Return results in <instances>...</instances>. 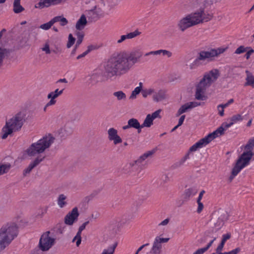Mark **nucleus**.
<instances>
[{"instance_id": "obj_53", "label": "nucleus", "mask_w": 254, "mask_h": 254, "mask_svg": "<svg viewBox=\"0 0 254 254\" xmlns=\"http://www.w3.org/2000/svg\"><path fill=\"white\" fill-rule=\"evenodd\" d=\"M190 109H191L194 107H196L198 106H199L200 105V103H197L196 102H190L189 103H188Z\"/></svg>"}, {"instance_id": "obj_33", "label": "nucleus", "mask_w": 254, "mask_h": 254, "mask_svg": "<svg viewBox=\"0 0 254 254\" xmlns=\"http://www.w3.org/2000/svg\"><path fill=\"white\" fill-rule=\"evenodd\" d=\"M88 17L91 21H96L100 18L98 15L97 14V13L95 12L93 9L89 11Z\"/></svg>"}, {"instance_id": "obj_62", "label": "nucleus", "mask_w": 254, "mask_h": 254, "mask_svg": "<svg viewBox=\"0 0 254 254\" xmlns=\"http://www.w3.org/2000/svg\"><path fill=\"white\" fill-rule=\"evenodd\" d=\"M89 223V221H86L83 223L79 228L78 230H79L81 231H82L83 230L85 229L86 225Z\"/></svg>"}, {"instance_id": "obj_64", "label": "nucleus", "mask_w": 254, "mask_h": 254, "mask_svg": "<svg viewBox=\"0 0 254 254\" xmlns=\"http://www.w3.org/2000/svg\"><path fill=\"white\" fill-rule=\"evenodd\" d=\"M205 252L202 248L198 249L193 254H203Z\"/></svg>"}, {"instance_id": "obj_19", "label": "nucleus", "mask_w": 254, "mask_h": 254, "mask_svg": "<svg viewBox=\"0 0 254 254\" xmlns=\"http://www.w3.org/2000/svg\"><path fill=\"white\" fill-rule=\"evenodd\" d=\"M224 128L223 127V126H220L214 131L209 133L205 137L207 138L208 140L209 141V142H210L214 138L224 134Z\"/></svg>"}, {"instance_id": "obj_42", "label": "nucleus", "mask_w": 254, "mask_h": 254, "mask_svg": "<svg viewBox=\"0 0 254 254\" xmlns=\"http://www.w3.org/2000/svg\"><path fill=\"white\" fill-rule=\"evenodd\" d=\"M93 49V46L92 45H90L88 46V49L84 52H83L82 54L78 55L76 59L77 60H79L81 58H82L84 57L85 56H86L90 51H91Z\"/></svg>"}, {"instance_id": "obj_13", "label": "nucleus", "mask_w": 254, "mask_h": 254, "mask_svg": "<svg viewBox=\"0 0 254 254\" xmlns=\"http://www.w3.org/2000/svg\"><path fill=\"white\" fill-rule=\"evenodd\" d=\"M108 138L111 141H113L114 144L117 145L122 142V139L118 135V131L114 128H111L108 131Z\"/></svg>"}, {"instance_id": "obj_44", "label": "nucleus", "mask_w": 254, "mask_h": 254, "mask_svg": "<svg viewBox=\"0 0 254 254\" xmlns=\"http://www.w3.org/2000/svg\"><path fill=\"white\" fill-rule=\"evenodd\" d=\"M154 92V89L150 88L149 89H142L141 94L144 98H146L148 95H151Z\"/></svg>"}, {"instance_id": "obj_47", "label": "nucleus", "mask_w": 254, "mask_h": 254, "mask_svg": "<svg viewBox=\"0 0 254 254\" xmlns=\"http://www.w3.org/2000/svg\"><path fill=\"white\" fill-rule=\"evenodd\" d=\"M93 9L95 12L97 13V14L98 15L100 18L104 16V13L100 8H98L96 6H95L94 8Z\"/></svg>"}, {"instance_id": "obj_49", "label": "nucleus", "mask_w": 254, "mask_h": 254, "mask_svg": "<svg viewBox=\"0 0 254 254\" xmlns=\"http://www.w3.org/2000/svg\"><path fill=\"white\" fill-rule=\"evenodd\" d=\"M155 240H157V241H158L159 244H162V243L168 242L169 240V238H161L157 236L155 238Z\"/></svg>"}, {"instance_id": "obj_22", "label": "nucleus", "mask_w": 254, "mask_h": 254, "mask_svg": "<svg viewBox=\"0 0 254 254\" xmlns=\"http://www.w3.org/2000/svg\"><path fill=\"white\" fill-rule=\"evenodd\" d=\"M155 151L156 149H154L144 153L141 156H140L138 159L134 161V164H133L132 165L133 166L134 164L139 165V164H141L142 162V161H144L146 159H147L148 157H151L152 155L154 153H155Z\"/></svg>"}, {"instance_id": "obj_6", "label": "nucleus", "mask_w": 254, "mask_h": 254, "mask_svg": "<svg viewBox=\"0 0 254 254\" xmlns=\"http://www.w3.org/2000/svg\"><path fill=\"white\" fill-rule=\"evenodd\" d=\"M54 140L55 138L50 135L44 136L36 142L32 143L25 152L29 156H34L36 154H41L50 147Z\"/></svg>"}, {"instance_id": "obj_17", "label": "nucleus", "mask_w": 254, "mask_h": 254, "mask_svg": "<svg viewBox=\"0 0 254 254\" xmlns=\"http://www.w3.org/2000/svg\"><path fill=\"white\" fill-rule=\"evenodd\" d=\"M64 89L59 90V89H56L54 92H51L48 95V98L51 99L50 101L48 103V105H54L56 103L55 99L62 95L63 93Z\"/></svg>"}, {"instance_id": "obj_24", "label": "nucleus", "mask_w": 254, "mask_h": 254, "mask_svg": "<svg viewBox=\"0 0 254 254\" xmlns=\"http://www.w3.org/2000/svg\"><path fill=\"white\" fill-rule=\"evenodd\" d=\"M140 127V123L138 121L134 118H131L127 121V125L123 127V130H126L129 128H138Z\"/></svg>"}, {"instance_id": "obj_20", "label": "nucleus", "mask_w": 254, "mask_h": 254, "mask_svg": "<svg viewBox=\"0 0 254 254\" xmlns=\"http://www.w3.org/2000/svg\"><path fill=\"white\" fill-rule=\"evenodd\" d=\"M167 98V91L164 89L159 90L155 92L153 96L154 101L158 102L166 99Z\"/></svg>"}, {"instance_id": "obj_40", "label": "nucleus", "mask_w": 254, "mask_h": 254, "mask_svg": "<svg viewBox=\"0 0 254 254\" xmlns=\"http://www.w3.org/2000/svg\"><path fill=\"white\" fill-rule=\"evenodd\" d=\"M10 165H1L0 166V176L6 173L10 169Z\"/></svg>"}, {"instance_id": "obj_15", "label": "nucleus", "mask_w": 254, "mask_h": 254, "mask_svg": "<svg viewBox=\"0 0 254 254\" xmlns=\"http://www.w3.org/2000/svg\"><path fill=\"white\" fill-rule=\"evenodd\" d=\"M44 158L45 157L41 158L39 156L36 158L33 162L29 164L28 167L23 170V175L25 176L27 174H29L35 167L43 161Z\"/></svg>"}, {"instance_id": "obj_58", "label": "nucleus", "mask_w": 254, "mask_h": 254, "mask_svg": "<svg viewBox=\"0 0 254 254\" xmlns=\"http://www.w3.org/2000/svg\"><path fill=\"white\" fill-rule=\"evenodd\" d=\"M233 125V123H231V122L229 123H223L221 125V126H223V127L224 128V130L231 126Z\"/></svg>"}, {"instance_id": "obj_9", "label": "nucleus", "mask_w": 254, "mask_h": 254, "mask_svg": "<svg viewBox=\"0 0 254 254\" xmlns=\"http://www.w3.org/2000/svg\"><path fill=\"white\" fill-rule=\"evenodd\" d=\"M50 231L43 233L40 239L39 247L42 251H48L55 244V239L49 236Z\"/></svg>"}, {"instance_id": "obj_3", "label": "nucleus", "mask_w": 254, "mask_h": 254, "mask_svg": "<svg viewBox=\"0 0 254 254\" xmlns=\"http://www.w3.org/2000/svg\"><path fill=\"white\" fill-rule=\"evenodd\" d=\"M219 73L218 69L211 70L208 73L204 75L196 86L195 98L198 100L204 101L207 99L205 95L206 89L209 87L212 82L218 77Z\"/></svg>"}, {"instance_id": "obj_26", "label": "nucleus", "mask_w": 254, "mask_h": 254, "mask_svg": "<svg viewBox=\"0 0 254 254\" xmlns=\"http://www.w3.org/2000/svg\"><path fill=\"white\" fill-rule=\"evenodd\" d=\"M246 73L247 75L246 80V82L245 83V86H251L254 87V75L253 73L249 70H246Z\"/></svg>"}, {"instance_id": "obj_36", "label": "nucleus", "mask_w": 254, "mask_h": 254, "mask_svg": "<svg viewBox=\"0 0 254 254\" xmlns=\"http://www.w3.org/2000/svg\"><path fill=\"white\" fill-rule=\"evenodd\" d=\"M54 19L52 18L50 21H49L47 23H44L43 24H42L40 26V28L47 30H49L51 27L53 26V25L54 24Z\"/></svg>"}, {"instance_id": "obj_48", "label": "nucleus", "mask_w": 254, "mask_h": 254, "mask_svg": "<svg viewBox=\"0 0 254 254\" xmlns=\"http://www.w3.org/2000/svg\"><path fill=\"white\" fill-rule=\"evenodd\" d=\"M254 53V50L250 47V48L248 49V50L247 51L246 54L245 55V58L247 60H249L250 58V56L252 54H253Z\"/></svg>"}, {"instance_id": "obj_60", "label": "nucleus", "mask_w": 254, "mask_h": 254, "mask_svg": "<svg viewBox=\"0 0 254 254\" xmlns=\"http://www.w3.org/2000/svg\"><path fill=\"white\" fill-rule=\"evenodd\" d=\"M240 248H237L235 249H234L229 252V254H237L239 252H240Z\"/></svg>"}, {"instance_id": "obj_18", "label": "nucleus", "mask_w": 254, "mask_h": 254, "mask_svg": "<svg viewBox=\"0 0 254 254\" xmlns=\"http://www.w3.org/2000/svg\"><path fill=\"white\" fill-rule=\"evenodd\" d=\"M209 143V142L207 138L204 137V138L200 139L198 141L191 146L189 150H190V152L195 151L198 148H202L208 144Z\"/></svg>"}, {"instance_id": "obj_12", "label": "nucleus", "mask_w": 254, "mask_h": 254, "mask_svg": "<svg viewBox=\"0 0 254 254\" xmlns=\"http://www.w3.org/2000/svg\"><path fill=\"white\" fill-rule=\"evenodd\" d=\"M247 166L248 165L245 163L237 159L236 161L235 166L232 169L231 175L229 177L230 181H232L234 177L236 176L243 168Z\"/></svg>"}, {"instance_id": "obj_23", "label": "nucleus", "mask_w": 254, "mask_h": 254, "mask_svg": "<svg viewBox=\"0 0 254 254\" xmlns=\"http://www.w3.org/2000/svg\"><path fill=\"white\" fill-rule=\"evenodd\" d=\"M87 23V21L85 15H81L80 18L77 20L75 25V28L76 30H78L77 31H80L82 30L85 28Z\"/></svg>"}, {"instance_id": "obj_45", "label": "nucleus", "mask_w": 254, "mask_h": 254, "mask_svg": "<svg viewBox=\"0 0 254 254\" xmlns=\"http://www.w3.org/2000/svg\"><path fill=\"white\" fill-rule=\"evenodd\" d=\"M190 152L189 150L187 153L179 161V163L180 165L183 164L187 160L190 158Z\"/></svg>"}, {"instance_id": "obj_30", "label": "nucleus", "mask_w": 254, "mask_h": 254, "mask_svg": "<svg viewBox=\"0 0 254 254\" xmlns=\"http://www.w3.org/2000/svg\"><path fill=\"white\" fill-rule=\"evenodd\" d=\"M66 199V196L64 194H61L59 195L57 201L60 207L63 208L66 204L67 203L65 201Z\"/></svg>"}, {"instance_id": "obj_61", "label": "nucleus", "mask_w": 254, "mask_h": 254, "mask_svg": "<svg viewBox=\"0 0 254 254\" xmlns=\"http://www.w3.org/2000/svg\"><path fill=\"white\" fill-rule=\"evenodd\" d=\"M185 117H186V116L184 115H182L181 116L179 120V122H178V125H179V126H181V125H183V124L184 123V121L185 120Z\"/></svg>"}, {"instance_id": "obj_57", "label": "nucleus", "mask_w": 254, "mask_h": 254, "mask_svg": "<svg viewBox=\"0 0 254 254\" xmlns=\"http://www.w3.org/2000/svg\"><path fill=\"white\" fill-rule=\"evenodd\" d=\"M162 54L163 56H167L168 58L171 57L172 55V54L171 52L166 50H162Z\"/></svg>"}, {"instance_id": "obj_7", "label": "nucleus", "mask_w": 254, "mask_h": 254, "mask_svg": "<svg viewBox=\"0 0 254 254\" xmlns=\"http://www.w3.org/2000/svg\"><path fill=\"white\" fill-rule=\"evenodd\" d=\"M226 50L225 48H218L217 49H211L209 51H201L198 54L197 57L190 65V68L195 69L201 64V61H205L207 59L218 56L223 53Z\"/></svg>"}, {"instance_id": "obj_29", "label": "nucleus", "mask_w": 254, "mask_h": 254, "mask_svg": "<svg viewBox=\"0 0 254 254\" xmlns=\"http://www.w3.org/2000/svg\"><path fill=\"white\" fill-rule=\"evenodd\" d=\"M9 54V51L0 48V67L3 64V60L6 56H8Z\"/></svg>"}, {"instance_id": "obj_11", "label": "nucleus", "mask_w": 254, "mask_h": 254, "mask_svg": "<svg viewBox=\"0 0 254 254\" xmlns=\"http://www.w3.org/2000/svg\"><path fill=\"white\" fill-rule=\"evenodd\" d=\"M66 0H40L35 5L36 8H43L51 5H56L62 3Z\"/></svg>"}, {"instance_id": "obj_56", "label": "nucleus", "mask_w": 254, "mask_h": 254, "mask_svg": "<svg viewBox=\"0 0 254 254\" xmlns=\"http://www.w3.org/2000/svg\"><path fill=\"white\" fill-rule=\"evenodd\" d=\"M42 50L45 51L46 54H49L51 53L50 50L49 45L48 44H46L44 47L42 48Z\"/></svg>"}, {"instance_id": "obj_27", "label": "nucleus", "mask_w": 254, "mask_h": 254, "mask_svg": "<svg viewBox=\"0 0 254 254\" xmlns=\"http://www.w3.org/2000/svg\"><path fill=\"white\" fill-rule=\"evenodd\" d=\"M24 7L20 5V0H14L13 10L15 13H19L24 11Z\"/></svg>"}, {"instance_id": "obj_52", "label": "nucleus", "mask_w": 254, "mask_h": 254, "mask_svg": "<svg viewBox=\"0 0 254 254\" xmlns=\"http://www.w3.org/2000/svg\"><path fill=\"white\" fill-rule=\"evenodd\" d=\"M231 238V234L230 233H227L226 234H224L222 236V239L221 240V242L223 243H225L227 240H229Z\"/></svg>"}, {"instance_id": "obj_5", "label": "nucleus", "mask_w": 254, "mask_h": 254, "mask_svg": "<svg viewBox=\"0 0 254 254\" xmlns=\"http://www.w3.org/2000/svg\"><path fill=\"white\" fill-rule=\"evenodd\" d=\"M26 120V114L24 112H19L14 117L6 122L5 126L2 128L3 134L1 136L2 139L7 138L13 130L21 129Z\"/></svg>"}, {"instance_id": "obj_50", "label": "nucleus", "mask_w": 254, "mask_h": 254, "mask_svg": "<svg viewBox=\"0 0 254 254\" xmlns=\"http://www.w3.org/2000/svg\"><path fill=\"white\" fill-rule=\"evenodd\" d=\"M161 112V110L159 109L153 113L151 115V116L152 118V119L154 120L157 118H161V116H160V113Z\"/></svg>"}, {"instance_id": "obj_63", "label": "nucleus", "mask_w": 254, "mask_h": 254, "mask_svg": "<svg viewBox=\"0 0 254 254\" xmlns=\"http://www.w3.org/2000/svg\"><path fill=\"white\" fill-rule=\"evenodd\" d=\"M170 221V219L169 218H167L166 219H165L164 220H163V221H162L159 224V226H165V225H166L168 224L169 222Z\"/></svg>"}, {"instance_id": "obj_55", "label": "nucleus", "mask_w": 254, "mask_h": 254, "mask_svg": "<svg viewBox=\"0 0 254 254\" xmlns=\"http://www.w3.org/2000/svg\"><path fill=\"white\" fill-rule=\"evenodd\" d=\"M216 240V238H214L212 240H211L208 244L207 245L204 247V248H202L205 252H206V251H207L209 248L212 246L213 243L214 242V241Z\"/></svg>"}, {"instance_id": "obj_21", "label": "nucleus", "mask_w": 254, "mask_h": 254, "mask_svg": "<svg viewBox=\"0 0 254 254\" xmlns=\"http://www.w3.org/2000/svg\"><path fill=\"white\" fill-rule=\"evenodd\" d=\"M140 34H141V32H140L137 30H136L132 32L127 33L126 35H122L120 37V39L117 41V43L120 44V43L123 42L124 41H125L127 39H130L133 38L139 35Z\"/></svg>"}, {"instance_id": "obj_32", "label": "nucleus", "mask_w": 254, "mask_h": 254, "mask_svg": "<svg viewBox=\"0 0 254 254\" xmlns=\"http://www.w3.org/2000/svg\"><path fill=\"white\" fill-rule=\"evenodd\" d=\"M190 110V107L187 103L185 104L184 105H183L180 109L178 110L176 116L178 117L183 114V113L187 112L188 110Z\"/></svg>"}, {"instance_id": "obj_46", "label": "nucleus", "mask_w": 254, "mask_h": 254, "mask_svg": "<svg viewBox=\"0 0 254 254\" xmlns=\"http://www.w3.org/2000/svg\"><path fill=\"white\" fill-rule=\"evenodd\" d=\"M224 225V221L222 218H219L217 222L215 224L216 227H217V230L220 229L221 227Z\"/></svg>"}, {"instance_id": "obj_4", "label": "nucleus", "mask_w": 254, "mask_h": 254, "mask_svg": "<svg viewBox=\"0 0 254 254\" xmlns=\"http://www.w3.org/2000/svg\"><path fill=\"white\" fill-rule=\"evenodd\" d=\"M18 227L14 223H7L0 229V252L4 250L17 236Z\"/></svg>"}, {"instance_id": "obj_54", "label": "nucleus", "mask_w": 254, "mask_h": 254, "mask_svg": "<svg viewBox=\"0 0 254 254\" xmlns=\"http://www.w3.org/2000/svg\"><path fill=\"white\" fill-rule=\"evenodd\" d=\"M197 204H198V207H197V212L198 213H200L203 208V203L200 201H197Z\"/></svg>"}, {"instance_id": "obj_39", "label": "nucleus", "mask_w": 254, "mask_h": 254, "mask_svg": "<svg viewBox=\"0 0 254 254\" xmlns=\"http://www.w3.org/2000/svg\"><path fill=\"white\" fill-rule=\"evenodd\" d=\"M75 38H74L71 34H69L68 37V42L66 44L67 48H70L75 43Z\"/></svg>"}, {"instance_id": "obj_37", "label": "nucleus", "mask_w": 254, "mask_h": 254, "mask_svg": "<svg viewBox=\"0 0 254 254\" xmlns=\"http://www.w3.org/2000/svg\"><path fill=\"white\" fill-rule=\"evenodd\" d=\"M243 120V117L240 114H236L233 115L230 118V121L231 123H233V125L235 123H237L238 122L241 121Z\"/></svg>"}, {"instance_id": "obj_31", "label": "nucleus", "mask_w": 254, "mask_h": 254, "mask_svg": "<svg viewBox=\"0 0 254 254\" xmlns=\"http://www.w3.org/2000/svg\"><path fill=\"white\" fill-rule=\"evenodd\" d=\"M153 119L151 117V115H147L143 122V123L142 124V127H150L151 126L153 125Z\"/></svg>"}, {"instance_id": "obj_14", "label": "nucleus", "mask_w": 254, "mask_h": 254, "mask_svg": "<svg viewBox=\"0 0 254 254\" xmlns=\"http://www.w3.org/2000/svg\"><path fill=\"white\" fill-rule=\"evenodd\" d=\"M99 4L107 10L115 8L119 4V0H99Z\"/></svg>"}, {"instance_id": "obj_25", "label": "nucleus", "mask_w": 254, "mask_h": 254, "mask_svg": "<svg viewBox=\"0 0 254 254\" xmlns=\"http://www.w3.org/2000/svg\"><path fill=\"white\" fill-rule=\"evenodd\" d=\"M162 249V244H159L158 241H157V240L154 239L150 253L152 254H161Z\"/></svg>"}, {"instance_id": "obj_38", "label": "nucleus", "mask_w": 254, "mask_h": 254, "mask_svg": "<svg viewBox=\"0 0 254 254\" xmlns=\"http://www.w3.org/2000/svg\"><path fill=\"white\" fill-rule=\"evenodd\" d=\"M250 47H245L244 46H240L235 51L236 54H241L247 51Z\"/></svg>"}, {"instance_id": "obj_34", "label": "nucleus", "mask_w": 254, "mask_h": 254, "mask_svg": "<svg viewBox=\"0 0 254 254\" xmlns=\"http://www.w3.org/2000/svg\"><path fill=\"white\" fill-rule=\"evenodd\" d=\"M118 245L117 243H114L112 246L108 247L107 249H104L102 254H113L115 252V250Z\"/></svg>"}, {"instance_id": "obj_8", "label": "nucleus", "mask_w": 254, "mask_h": 254, "mask_svg": "<svg viewBox=\"0 0 254 254\" xmlns=\"http://www.w3.org/2000/svg\"><path fill=\"white\" fill-rule=\"evenodd\" d=\"M254 137H252L249 139L245 145L241 147V149H243L244 151L239 156L237 159L248 166L254 156Z\"/></svg>"}, {"instance_id": "obj_59", "label": "nucleus", "mask_w": 254, "mask_h": 254, "mask_svg": "<svg viewBox=\"0 0 254 254\" xmlns=\"http://www.w3.org/2000/svg\"><path fill=\"white\" fill-rule=\"evenodd\" d=\"M224 245H225L224 243H223L222 242H221L220 244L218 245V246L217 247V248L216 249V252L218 253L219 252H221L222 250Z\"/></svg>"}, {"instance_id": "obj_1", "label": "nucleus", "mask_w": 254, "mask_h": 254, "mask_svg": "<svg viewBox=\"0 0 254 254\" xmlns=\"http://www.w3.org/2000/svg\"><path fill=\"white\" fill-rule=\"evenodd\" d=\"M142 55L139 50L114 54L104 65L105 73L109 77L125 74L139 61Z\"/></svg>"}, {"instance_id": "obj_35", "label": "nucleus", "mask_w": 254, "mask_h": 254, "mask_svg": "<svg viewBox=\"0 0 254 254\" xmlns=\"http://www.w3.org/2000/svg\"><path fill=\"white\" fill-rule=\"evenodd\" d=\"M113 95L117 97L118 100H126L127 96L122 91H118L113 93Z\"/></svg>"}, {"instance_id": "obj_51", "label": "nucleus", "mask_w": 254, "mask_h": 254, "mask_svg": "<svg viewBox=\"0 0 254 254\" xmlns=\"http://www.w3.org/2000/svg\"><path fill=\"white\" fill-rule=\"evenodd\" d=\"M162 53V50H159L155 51H151L148 53H147L145 54V56H148L149 55H160Z\"/></svg>"}, {"instance_id": "obj_10", "label": "nucleus", "mask_w": 254, "mask_h": 254, "mask_svg": "<svg viewBox=\"0 0 254 254\" xmlns=\"http://www.w3.org/2000/svg\"><path fill=\"white\" fill-rule=\"evenodd\" d=\"M79 215L77 207H74L64 217V222L66 225H72L74 222L77 221Z\"/></svg>"}, {"instance_id": "obj_41", "label": "nucleus", "mask_w": 254, "mask_h": 254, "mask_svg": "<svg viewBox=\"0 0 254 254\" xmlns=\"http://www.w3.org/2000/svg\"><path fill=\"white\" fill-rule=\"evenodd\" d=\"M141 90H140V87H136L134 90H133L131 92V94L129 97L130 99H134L136 97V95H138Z\"/></svg>"}, {"instance_id": "obj_28", "label": "nucleus", "mask_w": 254, "mask_h": 254, "mask_svg": "<svg viewBox=\"0 0 254 254\" xmlns=\"http://www.w3.org/2000/svg\"><path fill=\"white\" fill-rule=\"evenodd\" d=\"M54 23L60 22V24L62 26H64L68 24V20L63 16H57L53 18Z\"/></svg>"}, {"instance_id": "obj_16", "label": "nucleus", "mask_w": 254, "mask_h": 254, "mask_svg": "<svg viewBox=\"0 0 254 254\" xmlns=\"http://www.w3.org/2000/svg\"><path fill=\"white\" fill-rule=\"evenodd\" d=\"M197 192V190L195 187L190 188L186 189L182 194L183 201H188L190 197L195 195Z\"/></svg>"}, {"instance_id": "obj_43", "label": "nucleus", "mask_w": 254, "mask_h": 254, "mask_svg": "<svg viewBox=\"0 0 254 254\" xmlns=\"http://www.w3.org/2000/svg\"><path fill=\"white\" fill-rule=\"evenodd\" d=\"M75 34L77 38L76 42L82 43L84 36V32L83 31H76Z\"/></svg>"}, {"instance_id": "obj_2", "label": "nucleus", "mask_w": 254, "mask_h": 254, "mask_svg": "<svg viewBox=\"0 0 254 254\" xmlns=\"http://www.w3.org/2000/svg\"><path fill=\"white\" fill-rule=\"evenodd\" d=\"M203 7L200 6L199 10L191 13L182 18L178 23L177 26L179 29L184 32L186 29L193 26L203 22H207L210 20L213 14L203 11Z\"/></svg>"}]
</instances>
